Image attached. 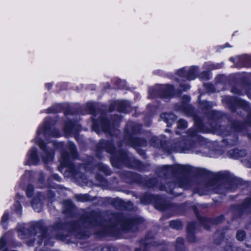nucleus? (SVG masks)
I'll list each match as a JSON object with an SVG mask.
<instances>
[{
  "label": "nucleus",
  "mask_w": 251,
  "mask_h": 251,
  "mask_svg": "<svg viewBox=\"0 0 251 251\" xmlns=\"http://www.w3.org/2000/svg\"><path fill=\"white\" fill-rule=\"evenodd\" d=\"M100 218L95 212L87 213L80 220L70 225V230L78 238L88 237L87 229H90L96 234L105 235L112 232V226H108L106 222L101 224L99 222Z\"/></svg>",
  "instance_id": "1"
},
{
  "label": "nucleus",
  "mask_w": 251,
  "mask_h": 251,
  "mask_svg": "<svg viewBox=\"0 0 251 251\" xmlns=\"http://www.w3.org/2000/svg\"><path fill=\"white\" fill-rule=\"evenodd\" d=\"M123 145L119 143L117 149H115L113 143L110 141H103L100 143V147L105 148L107 152L111 154V161L113 165L115 162L119 161L123 163L125 165L129 167H133V162H136L134 158L129 156L123 150L120 149Z\"/></svg>",
  "instance_id": "2"
},
{
  "label": "nucleus",
  "mask_w": 251,
  "mask_h": 251,
  "mask_svg": "<svg viewBox=\"0 0 251 251\" xmlns=\"http://www.w3.org/2000/svg\"><path fill=\"white\" fill-rule=\"evenodd\" d=\"M68 149L70 152L63 151L61 153V159L60 163L62 166L68 167V171L70 172L71 175L75 177L81 178L84 180V176L82 173L79 170H83L84 168L81 167L79 169L76 168L74 165L71 163V159L76 157L77 153L75 151V147L72 143H69L68 145Z\"/></svg>",
  "instance_id": "3"
},
{
  "label": "nucleus",
  "mask_w": 251,
  "mask_h": 251,
  "mask_svg": "<svg viewBox=\"0 0 251 251\" xmlns=\"http://www.w3.org/2000/svg\"><path fill=\"white\" fill-rule=\"evenodd\" d=\"M141 126L140 125L132 122H128L125 130L126 136L124 143L126 142V144L135 148L146 146L147 143L146 140L132 136V134L139 132Z\"/></svg>",
  "instance_id": "4"
},
{
  "label": "nucleus",
  "mask_w": 251,
  "mask_h": 251,
  "mask_svg": "<svg viewBox=\"0 0 251 251\" xmlns=\"http://www.w3.org/2000/svg\"><path fill=\"white\" fill-rule=\"evenodd\" d=\"M174 88L172 85H157L150 89L149 96L152 98L157 97L167 98L173 94Z\"/></svg>",
  "instance_id": "5"
},
{
  "label": "nucleus",
  "mask_w": 251,
  "mask_h": 251,
  "mask_svg": "<svg viewBox=\"0 0 251 251\" xmlns=\"http://www.w3.org/2000/svg\"><path fill=\"white\" fill-rule=\"evenodd\" d=\"M35 142L43 151L42 155L43 161L45 163H48L51 161L54 156L53 150L50 149L49 146H47L45 144L44 141L42 139L38 137L35 139Z\"/></svg>",
  "instance_id": "6"
},
{
  "label": "nucleus",
  "mask_w": 251,
  "mask_h": 251,
  "mask_svg": "<svg viewBox=\"0 0 251 251\" xmlns=\"http://www.w3.org/2000/svg\"><path fill=\"white\" fill-rule=\"evenodd\" d=\"M42 131L47 139L49 138L50 136L58 137L60 135V133L58 130L51 129L50 119L47 120L45 122L43 129H40L37 131L38 135H39Z\"/></svg>",
  "instance_id": "7"
},
{
  "label": "nucleus",
  "mask_w": 251,
  "mask_h": 251,
  "mask_svg": "<svg viewBox=\"0 0 251 251\" xmlns=\"http://www.w3.org/2000/svg\"><path fill=\"white\" fill-rule=\"evenodd\" d=\"M99 127L105 132L108 133L112 135H113L112 130L110 127L109 122L103 115H102L100 118V125H98L95 120L93 121L92 129L97 132Z\"/></svg>",
  "instance_id": "8"
},
{
  "label": "nucleus",
  "mask_w": 251,
  "mask_h": 251,
  "mask_svg": "<svg viewBox=\"0 0 251 251\" xmlns=\"http://www.w3.org/2000/svg\"><path fill=\"white\" fill-rule=\"evenodd\" d=\"M80 129V125L72 121L67 122L64 126V132L67 136H70L73 133H75L79 131Z\"/></svg>",
  "instance_id": "9"
},
{
  "label": "nucleus",
  "mask_w": 251,
  "mask_h": 251,
  "mask_svg": "<svg viewBox=\"0 0 251 251\" xmlns=\"http://www.w3.org/2000/svg\"><path fill=\"white\" fill-rule=\"evenodd\" d=\"M198 68L196 67H191L189 71L186 73L184 69H181L177 71L178 75L185 77L189 80H193L195 79L197 75Z\"/></svg>",
  "instance_id": "10"
},
{
  "label": "nucleus",
  "mask_w": 251,
  "mask_h": 251,
  "mask_svg": "<svg viewBox=\"0 0 251 251\" xmlns=\"http://www.w3.org/2000/svg\"><path fill=\"white\" fill-rule=\"evenodd\" d=\"M43 198V196L40 194L39 196L35 197L31 202L32 207L37 212H40L42 209V201Z\"/></svg>",
  "instance_id": "11"
},
{
  "label": "nucleus",
  "mask_w": 251,
  "mask_h": 251,
  "mask_svg": "<svg viewBox=\"0 0 251 251\" xmlns=\"http://www.w3.org/2000/svg\"><path fill=\"white\" fill-rule=\"evenodd\" d=\"M117 110L122 112H128L130 110V105L127 101H121L117 103Z\"/></svg>",
  "instance_id": "12"
},
{
  "label": "nucleus",
  "mask_w": 251,
  "mask_h": 251,
  "mask_svg": "<svg viewBox=\"0 0 251 251\" xmlns=\"http://www.w3.org/2000/svg\"><path fill=\"white\" fill-rule=\"evenodd\" d=\"M29 156L31 163L36 165L39 162V159L37 155V149L33 148L29 152Z\"/></svg>",
  "instance_id": "13"
},
{
  "label": "nucleus",
  "mask_w": 251,
  "mask_h": 251,
  "mask_svg": "<svg viewBox=\"0 0 251 251\" xmlns=\"http://www.w3.org/2000/svg\"><path fill=\"white\" fill-rule=\"evenodd\" d=\"M173 168L172 166H164L160 171L159 176L160 177H167L172 175Z\"/></svg>",
  "instance_id": "14"
},
{
  "label": "nucleus",
  "mask_w": 251,
  "mask_h": 251,
  "mask_svg": "<svg viewBox=\"0 0 251 251\" xmlns=\"http://www.w3.org/2000/svg\"><path fill=\"white\" fill-rule=\"evenodd\" d=\"M136 223L134 220H127L123 224L122 227L124 230H130L133 228V226Z\"/></svg>",
  "instance_id": "15"
},
{
  "label": "nucleus",
  "mask_w": 251,
  "mask_h": 251,
  "mask_svg": "<svg viewBox=\"0 0 251 251\" xmlns=\"http://www.w3.org/2000/svg\"><path fill=\"white\" fill-rule=\"evenodd\" d=\"M161 118L163 119L168 124H171L172 122L176 119V116L172 113H164L161 115Z\"/></svg>",
  "instance_id": "16"
},
{
  "label": "nucleus",
  "mask_w": 251,
  "mask_h": 251,
  "mask_svg": "<svg viewBox=\"0 0 251 251\" xmlns=\"http://www.w3.org/2000/svg\"><path fill=\"white\" fill-rule=\"evenodd\" d=\"M195 228V224L193 223H189L188 224L187 226V230L189 232V234L188 235V239L190 242H194L195 240L194 239V236L192 234V232H193V230Z\"/></svg>",
  "instance_id": "17"
},
{
  "label": "nucleus",
  "mask_w": 251,
  "mask_h": 251,
  "mask_svg": "<svg viewBox=\"0 0 251 251\" xmlns=\"http://www.w3.org/2000/svg\"><path fill=\"white\" fill-rule=\"evenodd\" d=\"M176 170H177L179 173H186L189 172L191 170V168L188 165H177L176 167Z\"/></svg>",
  "instance_id": "18"
},
{
  "label": "nucleus",
  "mask_w": 251,
  "mask_h": 251,
  "mask_svg": "<svg viewBox=\"0 0 251 251\" xmlns=\"http://www.w3.org/2000/svg\"><path fill=\"white\" fill-rule=\"evenodd\" d=\"M224 127L219 125H216L215 127H213V129L214 130L215 132H217L219 134H222L223 135H226L228 134V131L225 130L223 131Z\"/></svg>",
  "instance_id": "19"
},
{
  "label": "nucleus",
  "mask_w": 251,
  "mask_h": 251,
  "mask_svg": "<svg viewBox=\"0 0 251 251\" xmlns=\"http://www.w3.org/2000/svg\"><path fill=\"white\" fill-rule=\"evenodd\" d=\"M234 101L237 105L246 110L248 108V104L245 101L239 99H234Z\"/></svg>",
  "instance_id": "20"
},
{
  "label": "nucleus",
  "mask_w": 251,
  "mask_h": 251,
  "mask_svg": "<svg viewBox=\"0 0 251 251\" xmlns=\"http://www.w3.org/2000/svg\"><path fill=\"white\" fill-rule=\"evenodd\" d=\"M63 205L64 209L66 210V212L73 210L74 208V205L70 200H66L64 201Z\"/></svg>",
  "instance_id": "21"
},
{
  "label": "nucleus",
  "mask_w": 251,
  "mask_h": 251,
  "mask_svg": "<svg viewBox=\"0 0 251 251\" xmlns=\"http://www.w3.org/2000/svg\"><path fill=\"white\" fill-rule=\"evenodd\" d=\"M150 144L154 147L159 148L161 146V142L157 137H153L150 140Z\"/></svg>",
  "instance_id": "22"
},
{
  "label": "nucleus",
  "mask_w": 251,
  "mask_h": 251,
  "mask_svg": "<svg viewBox=\"0 0 251 251\" xmlns=\"http://www.w3.org/2000/svg\"><path fill=\"white\" fill-rule=\"evenodd\" d=\"M193 183L192 181L188 179H184L180 183V187L185 189H188L192 186Z\"/></svg>",
  "instance_id": "23"
},
{
  "label": "nucleus",
  "mask_w": 251,
  "mask_h": 251,
  "mask_svg": "<svg viewBox=\"0 0 251 251\" xmlns=\"http://www.w3.org/2000/svg\"><path fill=\"white\" fill-rule=\"evenodd\" d=\"M170 226L172 228L179 229L182 227V224L179 221H172L170 222Z\"/></svg>",
  "instance_id": "24"
},
{
  "label": "nucleus",
  "mask_w": 251,
  "mask_h": 251,
  "mask_svg": "<svg viewBox=\"0 0 251 251\" xmlns=\"http://www.w3.org/2000/svg\"><path fill=\"white\" fill-rule=\"evenodd\" d=\"M184 240L181 238H178L176 241V250L177 251H182L183 248Z\"/></svg>",
  "instance_id": "25"
},
{
  "label": "nucleus",
  "mask_w": 251,
  "mask_h": 251,
  "mask_svg": "<svg viewBox=\"0 0 251 251\" xmlns=\"http://www.w3.org/2000/svg\"><path fill=\"white\" fill-rule=\"evenodd\" d=\"M184 150V148L183 147L177 145H175V146L172 147L170 149H169L168 151L170 153L173 151L181 152L183 151Z\"/></svg>",
  "instance_id": "26"
},
{
  "label": "nucleus",
  "mask_w": 251,
  "mask_h": 251,
  "mask_svg": "<svg viewBox=\"0 0 251 251\" xmlns=\"http://www.w3.org/2000/svg\"><path fill=\"white\" fill-rule=\"evenodd\" d=\"M177 127L180 129H184L187 127V122L183 119H179L177 122Z\"/></svg>",
  "instance_id": "27"
},
{
  "label": "nucleus",
  "mask_w": 251,
  "mask_h": 251,
  "mask_svg": "<svg viewBox=\"0 0 251 251\" xmlns=\"http://www.w3.org/2000/svg\"><path fill=\"white\" fill-rule=\"evenodd\" d=\"M65 226L62 223H58L54 225L53 227L54 232L56 233L58 231L63 230L65 228Z\"/></svg>",
  "instance_id": "28"
},
{
  "label": "nucleus",
  "mask_w": 251,
  "mask_h": 251,
  "mask_svg": "<svg viewBox=\"0 0 251 251\" xmlns=\"http://www.w3.org/2000/svg\"><path fill=\"white\" fill-rule=\"evenodd\" d=\"M86 109L90 113L95 115V108L93 103L88 102L86 105Z\"/></svg>",
  "instance_id": "29"
},
{
  "label": "nucleus",
  "mask_w": 251,
  "mask_h": 251,
  "mask_svg": "<svg viewBox=\"0 0 251 251\" xmlns=\"http://www.w3.org/2000/svg\"><path fill=\"white\" fill-rule=\"evenodd\" d=\"M245 237V232L242 230H238L236 234L237 239L239 241H243Z\"/></svg>",
  "instance_id": "30"
},
{
  "label": "nucleus",
  "mask_w": 251,
  "mask_h": 251,
  "mask_svg": "<svg viewBox=\"0 0 251 251\" xmlns=\"http://www.w3.org/2000/svg\"><path fill=\"white\" fill-rule=\"evenodd\" d=\"M98 168L99 170L103 173L106 174H108V169L106 165L101 163H100L98 164Z\"/></svg>",
  "instance_id": "31"
},
{
  "label": "nucleus",
  "mask_w": 251,
  "mask_h": 251,
  "mask_svg": "<svg viewBox=\"0 0 251 251\" xmlns=\"http://www.w3.org/2000/svg\"><path fill=\"white\" fill-rule=\"evenodd\" d=\"M76 198L78 201H87L89 200L88 196L87 195H79L76 196Z\"/></svg>",
  "instance_id": "32"
},
{
  "label": "nucleus",
  "mask_w": 251,
  "mask_h": 251,
  "mask_svg": "<svg viewBox=\"0 0 251 251\" xmlns=\"http://www.w3.org/2000/svg\"><path fill=\"white\" fill-rule=\"evenodd\" d=\"M33 187L31 185H29L27 187L26 189V194L28 197H30L33 195Z\"/></svg>",
  "instance_id": "33"
},
{
  "label": "nucleus",
  "mask_w": 251,
  "mask_h": 251,
  "mask_svg": "<svg viewBox=\"0 0 251 251\" xmlns=\"http://www.w3.org/2000/svg\"><path fill=\"white\" fill-rule=\"evenodd\" d=\"M201 107L203 108L208 109L212 106V104L209 101H203L201 103Z\"/></svg>",
  "instance_id": "34"
},
{
  "label": "nucleus",
  "mask_w": 251,
  "mask_h": 251,
  "mask_svg": "<svg viewBox=\"0 0 251 251\" xmlns=\"http://www.w3.org/2000/svg\"><path fill=\"white\" fill-rule=\"evenodd\" d=\"M229 154L231 157H237L240 155L239 154L238 150H231L229 151Z\"/></svg>",
  "instance_id": "35"
},
{
  "label": "nucleus",
  "mask_w": 251,
  "mask_h": 251,
  "mask_svg": "<svg viewBox=\"0 0 251 251\" xmlns=\"http://www.w3.org/2000/svg\"><path fill=\"white\" fill-rule=\"evenodd\" d=\"M224 220V216L223 215H221L212 221V223L213 224H218L221 223Z\"/></svg>",
  "instance_id": "36"
},
{
  "label": "nucleus",
  "mask_w": 251,
  "mask_h": 251,
  "mask_svg": "<svg viewBox=\"0 0 251 251\" xmlns=\"http://www.w3.org/2000/svg\"><path fill=\"white\" fill-rule=\"evenodd\" d=\"M197 131L195 129L190 128L187 131V134L189 135V136L193 137L195 136L196 135Z\"/></svg>",
  "instance_id": "37"
},
{
  "label": "nucleus",
  "mask_w": 251,
  "mask_h": 251,
  "mask_svg": "<svg viewBox=\"0 0 251 251\" xmlns=\"http://www.w3.org/2000/svg\"><path fill=\"white\" fill-rule=\"evenodd\" d=\"M5 245V240L4 237H1L0 239V249H2Z\"/></svg>",
  "instance_id": "38"
},
{
  "label": "nucleus",
  "mask_w": 251,
  "mask_h": 251,
  "mask_svg": "<svg viewBox=\"0 0 251 251\" xmlns=\"http://www.w3.org/2000/svg\"><path fill=\"white\" fill-rule=\"evenodd\" d=\"M15 206L16 207V211L17 213H18L20 215L21 214V205L19 203H16Z\"/></svg>",
  "instance_id": "39"
},
{
  "label": "nucleus",
  "mask_w": 251,
  "mask_h": 251,
  "mask_svg": "<svg viewBox=\"0 0 251 251\" xmlns=\"http://www.w3.org/2000/svg\"><path fill=\"white\" fill-rule=\"evenodd\" d=\"M181 91H186L189 89L190 86L188 84H182L180 86Z\"/></svg>",
  "instance_id": "40"
},
{
  "label": "nucleus",
  "mask_w": 251,
  "mask_h": 251,
  "mask_svg": "<svg viewBox=\"0 0 251 251\" xmlns=\"http://www.w3.org/2000/svg\"><path fill=\"white\" fill-rule=\"evenodd\" d=\"M52 145L55 148H61L63 146V145L61 143H56L55 141H53Z\"/></svg>",
  "instance_id": "41"
},
{
  "label": "nucleus",
  "mask_w": 251,
  "mask_h": 251,
  "mask_svg": "<svg viewBox=\"0 0 251 251\" xmlns=\"http://www.w3.org/2000/svg\"><path fill=\"white\" fill-rule=\"evenodd\" d=\"M182 99L183 102L186 103L187 102H188L189 101L190 97L187 96H184L182 97Z\"/></svg>",
  "instance_id": "42"
},
{
  "label": "nucleus",
  "mask_w": 251,
  "mask_h": 251,
  "mask_svg": "<svg viewBox=\"0 0 251 251\" xmlns=\"http://www.w3.org/2000/svg\"><path fill=\"white\" fill-rule=\"evenodd\" d=\"M8 215L7 214H4L2 217V218H1V222H6L7 219H8Z\"/></svg>",
  "instance_id": "43"
},
{
  "label": "nucleus",
  "mask_w": 251,
  "mask_h": 251,
  "mask_svg": "<svg viewBox=\"0 0 251 251\" xmlns=\"http://www.w3.org/2000/svg\"><path fill=\"white\" fill-rule=\"evenodd\" d=\"M251 202V198H248L245 200V202L244 203V205L246 206L247 204L250 203Z\"/></svg>",
  "instance_id": "44"
},
{
  "label": "nucleus",
  "mask_w": 251,
  "mask_h": 251,
  "mask_svg": "<svg viewBox=\"0 0 251 251\" xmlns=\"http://www.w3.org/2000/svg\"><path fill=\"white\" fill-rule=\"evenodd\" d=\"M52 177L58 181H60V177L57 175H52Z\"/></svg>",
  "instance_id": "45"
},
{
  "label": "nucleus",
  "mask_w": 251,
  "mask_h": 251,
  "mask_svg": "<svg viewBox=\"0 0 251 251\" xmlns=\"http://www.w3.org/2000/svg\"><path fill=\"white\" fill-rule=\"evenodd\" d=\"M96 178L98 180L100 181H102L103 180V177L100 175H97V176H96Z\"/></svg>",
  "instance_id": "46"
},
{
  "label": "nucleus",
  "mask_w": 251,
  "mask_h": 251,
  "mask_svg": "<svg viewBox=\"0 0 251 251\" xmlns=\"http://www.w3.org/2000/svg\"><path fill=\"white\" fill-rule=\"evenodd\" d=\"M198 218L199 220L200 221V222L201 223V224H202L203 225L204 224V221L205 220V219H204L203 218L199 217H198Z\"/></svg>",
  "instance_id": "47"
},
{
  "label": "nucleus",
  "mask_w": 251,
  "mask_h": 251,
  "mask_svg": "<svg viewBox=\"0 0 251 251\" xmlns=\"http://www.w3.org/2000/svg\"><path fill=\"white\" fill-rule=\"evenodd\" d=\"M31 174V172L30 171H26L25 174V176L28 177Z\"/></svg>",
  "instance_id": "48"
},
{
  "label": "nucleus",
  "mask_w": 251,
  "mask_h": 251,
  "mask_svg": "<svg viewBox=\"0 0 251 251\" xmlns=\"http://www.w3.org/2000/svg\"><path fill=\"white\" fill-rule=\"evenodd\" d=\"M232 92H234V93H237L238 94H240V92L239 91H236L235 89H232Z\"/></svg>",
  "instance_id": "49"
},
{
  "label": "nucleus",
  "mask_w": 251,
  "mask_h": 251,
  "mask_svg": "<svg viewBox=\"0 0 251 251\" xmlns=\"http://www.w3.org/2000/svg\"><path fill=\"white\" fill-rule=\"evenodd\" d=\"M46 236V232L45 231H43L42 235V238H45Z\"/></svg>",
  "instance_id": "50"
},
{
  "label": "nucleus",
  "mask_w": 251,
  "mask_h": 251,
  "mask_svg": "<svg viewBox=\"0 0 251 251\" xmlns=\"http://www.w3.org/2000/svg\"><path fill=\"white\" fill-rule=\"evenodd\" d=\"M63 237L62 235H58L56 236V238L59 239H61Z\"/></svg>",
  "instance_id": "51"
},
{
  "label": "nucleus",
  "mask_w": 251,
  "mask_h": 251,
  "mask_svg": "<svg viewBox=\"0 0 251 251\" xmlns=\"http://www.w3.org/2000/svg\"><path fill=\"white\" fill-rule=\"evenodd\" d=\"M207 187H208V189H210V190H214V188L212 186H211V185L209 184Z\"/></svg>",
  "instance_id": "52"
},
{
  "label": "nucleus",
  "mask_w": 251,
  "mask_h": 251,
  "mask_svg": "<svg viewBox=\"0 0 251 251\" xmlns=\"http://www.w3.org/2000/svg\"><path fill=\"white\" fill-rule=\"evenodd\" d=\"M233 128L234 129V130H237L239 129V128L234 125L233 126Z\"/></svg>",
  "instance_id": "53"
},
{
  "label": "nucleus",
  "mask_w": 251,
  "mask_h": 251,
  "mask_svg": "<svg viewBox=\"0 0 251 251\" xmlns=\"http://www.w3.org/2000/svg\"><path fill=\"white\" fill-rule=\"evenodd\" d=\"M44 178L43 175V174H41V179H40V181H42V178Z\"/></svg>",
  "instance_id": "54"
},
{
  "label": "nucleus",
  "mask_w": 251,
  "mask_h": 251,
  "mask_svg": "<svg viewBox=\"0 0 251 251\" xmlns=\"http://www.w3.org/2000/svg\"><path fill=\"white\" fill-rule=\"evenodd\" d=\"M186 107H185L184 108H182V110L184 112H187V110H186Z\"/></svg>",
  "instance_id": "55"
},
{
  "label": "nucleus",
  "mask_w": 251,
  "mask_h": 251,
  "mask_svg": "<svg viewBox=\"0 0 251 251\" xmlns=\"http://www.w3.org/2000/svg\"><path fill=\"white\" fill-rule=\"evenodd\" d=\"M135 251H140V250L139 249H136Z\"/></svg>",
  "instance_id": "56"
},
{
  "label": "nucleus",
  "mask_w": 251,
  "mask_h": 251,
  "mask_svg": "<svg viewBox=\"0 0 251 251\" xmlns=\"http://www.w3.org/2000/svg\"><path fill=\"white\" fill-rule=\"evenodd\" d=\"M206 194H207V193H206V192H205V193H203L201 194L200 195Z\"/></svg>",
  "instance_id": "57"
},
{
  "label": "nucleus",
  "mask_w": 251,
  "mask_h": 251,
  "mask_svg": "<svg viewBox=\"0 0 251 251\" xmlns=\"http://www.w3.org/2000/svg\"><path fill=\"white\" fill-rule=\"evenodd\" d=\"M152 180L153 181V182H155L156 181V179L154 178V179H153Z\"/></svg>",
  "instance_id": "58"
},
{
  "label": "nucleus",
  "mask_w": 251,
  "mask_h": 251,
  "mask_svg": "<svg viewBox=\"0 0 251 251\" xmlns=\"http://www.w3.org/2000/svg\"><path fill=\"white\" fill-rule=\"evenodd\" d=\"M204 226L205 228H206V229H208V228L205 225H204Z\"/></svg>",
  "instance_id": "59"
},
{
  "label": "nucleus",
  "mask_w": 251,
  "mask_h": 251,
  "mask_svg": "<svg viewBox=\"0 0 251 251\" xmlns=\"http://www.w3.org/2000/svg\"><path fill=\"white\" fill-rule=\"evenodd\" d=\"M110 111H112V110L111 109V107L110 108Z\"/></svg>",
  "instance_id": "60"
},
{
  "label": "nucleus",
  "mask_w": 251,
  "mask_h": 251,
  "mask_svg": "<svg viewBox=\"0 0 251 251\" xmlns=\"http://www.w3.org/2000/svg\"><path fill=\"white\" fill-rule=\"evenodd\" d=\"M176 134H178V132L177 131L176 132Z\"/></svg>",
  "instance_id": "61"
}]
</instances>
